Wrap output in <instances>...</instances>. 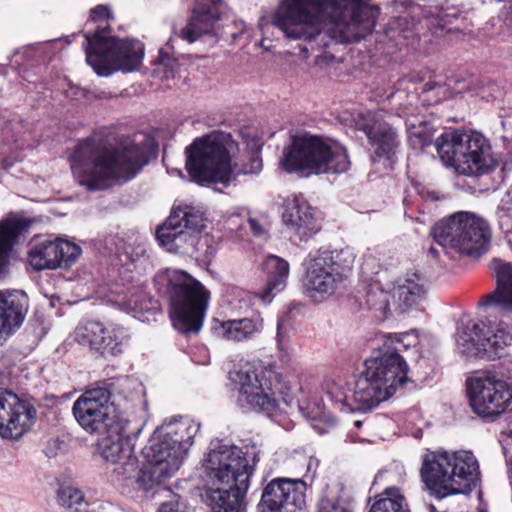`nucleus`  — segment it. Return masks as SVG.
Wrapping results in <instances>:
<instances>
[{
    "label": "nucleus",
    "mask_w": 512,
    "mask_h": 512,
    "mask_svg": "<svg viewBox=\"0 0 512 512\" xmlns=\"http://www.w3.org/2000/svg\"><path fill=\"white\" fill-rule=\"evenodd\" d=\"M378 16V8L365 0H282L272 25L290 40L312 44L326 35L351 44L373 32Z\"/></svg>",
    "instance_id": "nucleus-1"
},
{
    "label": "nucleus",
    "mask_w": 512,
    "mask_h": 512,
    "mask_svg": "<svg viewBox=\"0 0 512 512\" xmlns=\"http://www.w3.org/2000/svg\"><path fill=\"white\" fill-rule=\"evenodd\" d=\"M148 161L147 145L130 140L111 147L86 139L78 143L70 157L76 181L90 191L104 190L115 182L134 178Z\"/></svg>",
    "instance_id": "nucleus-2"
},
{
    "label": "nucleus",
    "mask_w": 512,
    "mask_h": 512,
    "mask_svg": "<svg viewBox=\"0 0 512 512\" xmlns=\"http://www.w3.org/2000/svg\"><path fill=\"white\" fill-rule=\"evenodd\" d=\"M203 467L212 512H239L253 474L246 453L228 441L215 439L210 442Z\"/></svg>",
    "instance_id": "nucleus-3"
},
{
    "label": "nucleus",
    "mask_w": 512,
    "mask_h": 512,
    "mask_svg": "<svg viewBox=\"0 0 512 512\" xmlns=\"http://www.w3.org/2000/svg\"><path fill=\"white\" fill-rule=\"evenodd\" d=\"M230 136L213 133L186 148V169L192 181L200 185L221 183L229 186L241 175L258 174L262 170V159L252 154L247 162L231 163L229 155Z\"/></svg>",
    "instance_id": "nucleus-4"
},
{
    "label": "nucleus",
    "mask_w": 512,
    "mask_h": 512,
    "mask_svg": "<svg viewBox=\"0 0 512 512\" xmlns=\"http://www.w3.org/2000/svg\"><path fill=\"white\" fill-rule=\"evenodd\" d=\"M91 21L97 23L93 33L84 35L83 47L86 62L99 76H109L114 71L132 72L143 59L144 47L137 40H121L110 35L107 25L113 19L108 6L98 5L91 10Z\"/></svg>",
    "instance_id": "nucleus-5"
},
{
    "label": "nucleus",
    "mask_w": 512,
    "mask_h": 512,
    "mask_svg": "<svg viewBox=\"0 0 512 512\" xmlns=\"http://www.w3.org/2000/svg\"><path fill=\"white\" fill-rule=\"evenodd\" d=\"M421 477L438 498L465 494L480 483L479 462L468 450H427L422 457Z\"/></svg>",
    "instance_id": "nucleus-6"
},
{
    "label": "nucleus",
    "mask_w": 512,
    "mask_h": 512,
    "mask_svg": "<svg viewBox=\"0 0 512 512\" xmlns=\"http://www.w3.org/2000/svg\"><path fill=\"white\" fill-rule=\"evenodd\" d=\"M399 351L398 347L387 349L365 361L353 388V399L361 411L387 401L406 382L408 367Z\"/></svg>",
    "instance_id": "nucleus-7"
},
{
    "label": "nucleus",
    "mask_w": 512,
    "mask_h": 512,
    "mask_svg": "<svg viewBox=\"0 0 512 512\" xmlns=\"http://www.w3.org/2000/svg\"><path fill=\"white\" fill-rule=\"evenodd\" d=\"M199 429L198 423L181 418L154 431L141 452L149 463L147 472L153 481L160 484L179 470Z\"/></svg>",
    "instance_id": "nucleus-8"
},
{
    "label": "nucleus",
    "mask_w": 512,
    "mask_h": 512,
    "mask_svg": "<svg viewBox=\"0 0 512 512\" xmlns=\"http://www.w3.org/2000/svg\"><path fill=\"white\" fill-rule=\"evenodd\" d=\"M142 428V421H132L128 418L122 420L116 428L104 432L100 449L103 458L114 465L113 474L117 481L138 490L148 491L159 483L153 481L152 474L147 472L149 465L147 459L143 457L142 466L139 468L138 460L134 455L132 441L140 434Z\"/></svg>",
    "instance_id": "nucleus-9"
},
{
    "label": "nucleus",
    "mask_w": 512,
    "mask_h": 512,
    "mask_svg": "<svg viewBox=\"0 0 512 512\" xmlns=\"http://www.w3.org/2000/svg\"><path fill=\"white\" fill-rule=\"evenodd\" d=\"M435 147L444 165L460 175L478 177L497 166L489 140L477 131L448 130L436 139Z\"/></svg>",
    "instance_id": "nucleus-10"
},
{
    "label": "nucleus",
    "mask_w": 512,
    "mask_h": 512,
    "mask_svg": "<svg viewBox=\"0 0 512 512\" xmlns=\"http://www.w3.org/2000/svg\"><path fill=\"white\" fill-rule=\"evenodd\" d=\"M236 404L242 409L271 416L288 404L286 386L273 368L247 363L231 373Z\"/></svg>",
    "instance_id": "nucleus-11"
},
{
    "label": "nucleus",
    "mask_w": 512,
    "mask_h": 512,
    "mask_svg": "<svg viewBox=\"0 0 512 512\" xmlns=\"http://www.w3.org/2000/svg\"><path fill=\"white\" fill-rule=\"evenodd\" d=\"M281 166L287 172L308 174L343 173L350 167L347 150L340 143L310 133L292 138L284 150Z\"/></svg>",
    "instance_id": "nucleus-12"
},
{
    "label": "nucleus",
    "mask_w": 512,
    "mask_h": 512,
    "mask_svg": "<svg viewBox=\"0 0 512 512\" xmlns=\"http://www.w3.org/2000/svg\"><path fill=\"white\" fill-rule=\"evenodd\" d=\"M134 384L128 378L118 379L110 384V389L94 388L82 393L74 402L72 407L73 415L78 424L90 434H104L105 431L116 428V425L128 417L118 411L115 400L112 397L119 395L128 399L126 394L131 385Z\"/></svg>",
    "instance_id": "nucleus-13"
},
{
    "label": "nucleus",
    "mask_w": 512,
    "mask_h": 512,
    "mask_svg": "<svg viewBox=\"0 0 512 512\" xmlns=\"http://www.w3.org/2000/svg\"><path fill=\"white\" fill-rule=\"evenodd\" d=\"M352 263L353 254L348 249L309 253L303 261L304 293L316 302L329 298L348 277Z\"/></svg>",
    "instance_id": "nucleus-14"
},
{
    "label": "nucleus",
    "mask_w": 512,
    "mask_h": 512,
    "mask_svg": "<svg viewBox=\"0 0 512 512\" xmlns=\"http://www.w3.org/2000/svg\"><path fill=\"white\" fill-rule=\"evenodd\" d=\"M170 318L174 328L183 334L198 333L210 299L209 291L184 271L169 272Z\"/></svg>",
    "instance_id": "nucleus-15"
},
{
    "label": "nucleus",
    "mask_w": 512,
    "mask_h": 512,
    "mask_svg": "<svg viewBox=\"0 0 512 512\" xmlns=\"http://www.w3.org/2000/svg\"><path fill=\"white\" fill-rule=\"evenodd\" d=\"M444 249L478 257L490 246L491 230L482 217L467 211L454 213L438 222L431 231Z\"/></svg>",
    "instance_id": "nucleus-16"
},
{
    "label": "nucleus",
    "mask_w": 512,
    "mask_h": 512,
    "mask_svg": "<svg viewBox=\"0 0 512 512\" xmlns=\"http://www.w3.org/2000/svg\"><path fill=\"white\" fill-rule=\"evenodd\" d=\"M204 227L200 208L184 204L175 207L165 223L156 231V238L168 252L191 254Z\"/></svg>",
    "instance_id": "nucleus-17"
},
{
    "label": "nucleus",
    "mask_w": 512,
    "mask_h": 512,
    "mask_svg": "<svg viewBox=\"0 0 512 512\" xmlns=\"http://www.w3.org/2000/svg\"><path fill=\"white\" fill-rule=\"evenodd\" d=\"M466 389L472 411L482 418L495 419L512 403V386L495 374L468 378Z\"/></svg>",
    "instance_id": "nucleus-18"
},
{
    "label": "nucleus",
    "mask_w": 512,
    "mask_h": 512,
    "mask_svg": "<svg viewBox=\"0 0 512 512\" xmlns=\"http://www.w3.org/2000/svg\"><path fill=\"white\" fill-rule=\"evenodd\" d=\"M306 490L301 479L275 478L263 489L259 512H301Z\"/></svg>",
    "instance_id": "nucleus-19"
},
{
    "label": "nucleus",
    "mask_w": 512,
    "mask_h": 512,
    "mask_svg": "<svg viewBox=\"0 0 512 512\" xmlns=\"http://www.w3.org/2000/svg\"><path fill=\"white\" fill-rule=\"evenodd\" d=\"M36 409L12 391L0 389V436L21 438L34 424Z\"/></svg>",
    "instance_id": "nucleus-20"
},
{
    "label": "nucleus",
    "mask_w": 512,
    "mask_h": 512,
    "mask_svg": "<svg viewBox=\"0 0 512 512\" xmlns=\"http://www.w3.org/2000/svg\"><path fill=\"white\" fill-rule=\"evenodd\" d=\"M75 338L106 357L121 354L128 344L129 334L122 326L106 327L98 321H87L76 328Z\"/></svg>",
    "instance_id": "nucleus-21"
},
{
    "label": "nucleus",
    "mask_w": 512,
    "mask_h": 512,
    "mask_svg": "<svg viewBox=\"0 0 512 512\" xmlns=\"http://www.w3.org/2000/svg\"><path fill=\"white\" fill-rule=\"evenodd\" d=\"M81 255V248L64 238L45 240L28 252V262L37 271L71 267Z\"/></svg>",
    "instance_id": "nucleus-22"
},
{
    "label": "nucleus",
    "mask_w": 512,
    "mask_h": 512,
    "mask_svg": "<svg viewBox=\"0 0 512 512\" xmlns=\"http://www.w3.org/2000/svg\"><path fill=\"white\" fill-rule=\"evenodd\" d=\"M282 219L287 229L301 241L309 240L320 230L314 209L302 195L285 200Z\"/></svg>",
    "instance_id": "nucleus-23"
},
{
    "label": "nucleus",
    "mask_w": 512,
    "mask_h": 512,
    "mask_svg": "<svg viewBox=\"0 0 512 512\" xmlns=\"http://www.w3.org/2000/svg\"><path fill=\"white\" fill-rule=\"evenodd\" d=\"M27 311L28 298L23 291H0V346L21 327Z\"/></svg>",
    "instance_id": "nucleus-24"
},
{
    "label": "nucleus",
    "mask_w": 512,
    "mask_h": 512,
    "mask_svg": "<svg viewBox=\"0 0 512 512\" xmlns=\"http://www.w3.org/2000/svg\"><path fill=\"white\" fill-rule=\"evenodd\" d=\"M358 117L361 119L355 125L366 133L375 154L390 159L399 145L395 130L388 123L376 119V115L371 112L365 115L358 113Z\"/></svg>",
    "instance_id": "nucleus-25"
},
{
    "label": "nucleus",
    "mask_w": 512,
    "mask_h": 512,
    "mask_svg": "<svg viewBox=\"0 0 512 512\" xmlns=\"http://www.w3.org/2000/svg\"><path fill=\"white\" fill-rule=\"evenodd\" d=\"M393 303L402 311L418 306L426 298V280L417 272H407L391 283Z\"/></svg>",
    "instance_id": "nucleus-26"
},
{
    "label": "nucleus",
    "mask_w": 512,
    "mask_h": 512,
    "mask_svg": "<svg viewBox=\"0 0 512 512\" xmlns=\"http://www.w3.org/2000/svg\"><path fill=\"white\" fill-rule=\"evenodd\" d=\"M263 330V318L259 313L250 317L215 321L212 331L225 341L241 343L254 340Z\"/></svg>",
    "instance_id": "nucleus-27"
},
{
    "label": "nucleus",
    "mask_w": 512,
    "mask_h": 512,
    "mask_svg": "<svg viewBox=\"0 0 512 512\" xmlns=\"http://www.w3.org/2000/svg\"><path fill=\"white\" fill-rule=\"evenodd\" d=\"M218 2L220 0H196L192 16L187 25L181 29L179 37L188 43H193L203 34L210 32L217 21L215 6Z\"/></svg>",
    "instance_id": "nucleus-28"
},
{
    "label": "nucleus",
    "mask_w": 512,
    "mask_h": 512,
    "mask_svg": "<svg viewBox=\"0 0 512 512\" xmlns=\"http://www.w3.org/2000/svg\"><path fill=\"white\" fill-rule=\"evenodd\" d=\"M497 287L478 302L481 308H495L503 313H512V263L500 264L496 270Z\"/></svg>",
    "instance_id": "nucleus-29"
},
{
    "label": "nucleus",
    "mask_w": 512,
    "mask_h": 512,
    "mask_svg": "<svg viewBox=\"0 0 512 512\" xmlns=\"http://www.w3.org/2000/svg\"><path fill=\"white\" fill-rule=\"evenodd\" d=\"M264 269L267 273V283L257 297L264 305H268L278 293L285 289L290 265L287 260L279 256L268 255L264 262Z\"/></svg>",
    "instance_id": "nucleus-30"
},
{
    "label": "nucleus",
    "mask_w": 512,
    "mask_h": 512,
    "mask_svg": "<svg viewBox=\"0 0 512 512\" xmlns=\"http://www.w3.org/2000/svg\"><path fill=\"white\" fill-rule=\"evenodd\" d=\"M474 328L481 333L484 355L490 359L501 357L512 342V333L503 322L481 321L474 323Z\"/></svg>",
    "instance_id": "nucleus-31"
},
{
    "label": "nucleus",
    "mask_w": 512,
    "mask_h": 512,
    "mask_svg": "<svg viewBox=\"0 0 512 512\" xmlns=\"http://www.w3.org/2000/svg\"><path fill=\"white\" fill-rule=\"evenodd\" d=\"M458 13L459 11L455 7L414 5L410 10L413 21L411 28L415 26V18L417 17L426 20L428 25L443 29L445 25L452 23L453 19L457 18Z\"/></svg>",
    "instance_id": "nucleus-32"
},
{
    "label": "nucleus",
    "mask_w": 512,
    "mask_h": 512,
    "mask_svg": "<svg viewBox=\"0 0 512 512\" xmlns=\"http://www.w3.org/2000/svg\"><path fill=\"white\" fill-rule=\"evenodd\" d=\"M25 228L18 218H7L0 222V276L5 272L12 247Z\"/></svg>",
    "instance_id": "nucleus-33"
},
{
    "label": "nucleus",
    "mask_w": 512,
    "mask_h": 512,
    "mask_svg": "<svg viewBox=\"0 0 512 512\" xmlns=\"http://www.w3.org/2000/svg\"><path fill=\"white\" fill-rule=\"evenodd\" d=\"M408 139L411 147L421 150L431 145L434 137V127L427 121L410 117L406 120Z\"/></svg>",
    "instance_id": "nucleus-34"
},
{
    "label": "nucleus",
    "mask_w": 512,
    "mask_h": 512,
    "mask_svg": "<svg viewBox=\"0 0 512 512\" xmlns=\"http://www.w3.org/2000/svg\"><path fill=\"white\" fill-rule=\"evenodd\" d=\"M456 346L459 353L468 357L485 356L482 335L476 331L474 324L471 327L465 326L458 331Z\"/></svg>",
    "instance_id": "nucleus-35"
},
{
    "label": "nucleus",
    "mask_w": 512,
    "mask_h": 512,
    "mask_svg": "<svg viewBox=\"0 0 512 512\" xmlns=\"http://www.w3.org/2000/svg\"><path fill=\"white\" fill-rule=\"evenodd\" d=\"M369 512H409L407 501L400 489L387 487L380 499L373 503Z\"/></svg>",
    "instance_id": "nucleus-36"
},
{
    "label": "nucleus",
    "mask_w": 512,
    "mask_h": 512,
    "mask_svg": "<svg viewBox=\"0 0 512 512\" xmlns=\"http://www.w3.org/2000/svg\"><path fill=\"white\" fill-rule=\"evenodd\" d=\"M325 394L340 410H360L353 399V390H347L342 382L327 381L325 383Z\"/></svg>",
    "instance_id": "nucleus-37"
},
{
    "label": "nucleus",
    "mask_w": 512,
    "mask_h": 512,
    "mask_svg": "<svg viewBox=\"0 0 512 512\" xmlns=\"http://www.w3.org/2000/svg\"><path fill=\"white\" fill-rule=\"evenodd\" d=\"M495 218L499 228L506 235L512 234V202L502 199L495 211Z\"/></svg>",
    "instance_id": "nucleus-38"
},
{
    "label": "nucleus",
    "mask_w": 512,
    "mask_h": 512,
    "mask_svg": "<svg viewBox=\"0 0 512 512\" xmlns=\"http://www.w3.org/2000/svg\"><path fill=\"white\" fill-rule=\"evenodd\" d=\"M157 512H192V510L179 497H174L173 499L162 503Z\"/></svg>",
    "instance_id": "nucleus-39"
},
{
    "label": "nucleus",
    "mask_w": 512,
    "mask_h": 512,
    "mask_svg": "<svg viewBox=\"0 0 512 512\" xmlns=\"http://www.w3.org/2000/svg\"><path fill=\"white\" fill-rule=\"evenodd\" d=\"M335 423V419L331 416H325V423H321V420L317 419V416H313L311 421V427L319 434H325L328 429Z\"/></svg>",
    "instance_id": "nucleus-40"
},
{
    "label": "nucleus",
    "mask_w": 512,
    "mask_h": 512,
    "mask_svg": "<svg viewBox=\"0 0 512 512\" xmlns=\"http://www.w3.org/2000/svg\"><path fill=\"white\" fill-rule=\"evenodd\" d=\"M395 342L402 345L405 349L415 346L417 343V335L414 331L402 335L394 336Z\"/></svg>",
    "instance_id": "nucleus-41"
},
{
    "label": "nucleus",
    "mask_w": 512,
    "mask_h": 512,
    "mask_svg": "<svg viewBox=\"0 0 512 512\" xmlns=\"http://www.w3.org/2000/svg\"><path fill=\"white\" fill-rule=\"evenodd\" d=\"M288 333L284 330L283 323L281 321H278L277 323V334H276V340L278 344V348L281 351H286L288 348Z\"/></svg>",
    "instance_id": "nucleus-42"
},
{
    "label": "nucleus",
    "mask_w": 512,
    "mask_h": 512,
    "mask_svg": "<svg viewBox=\"0 0 512 512\" xmlns=\"http://www.w3.org/2000/svg\"><path fill=\"white\" fill-rule=\"evenodd\" d=\"M318 512H350L342 506H337L331 503L329 500H321L319 503Z\"/></svg>",
    "instance_id": "nucleus-43"
},
{
    "label": "nucleus",
    "mask_w": 512,
    "mask_h": 512,
    "mask_svg": "<svg viewBox=\"0 0 512 512\" xmlns=\"http://www.w3.org/2000/svg\"><path fill=\"white\" fill-rule=\"evenodd\" d=\"M157 61L159 64L167 67L172 72L175 70L177 66L176 60L171 58L167 53L163 52L162 50H160L159 52Z\"/></svg>",
    "instance_id": "nucleus-44"
},
{
    "label": "nucleus",
    "mask_w": 512,
    "mask_h": 512,
    "mask_svg": "<svg viewBox=\"0 0 512 512\" xmlns=\"http://www.w3.org/2000/svg\"><path fill=\"white\" fill-rule=\"evenodd\" d=\"M248 226L254 236L261 237L265 234L264 226L255 218L248 219Z\"/></svg>",
    "instance_id": "nucleus-45"
},
{
    "label": "nucleus",
    "mask_w": 512,
    "mask_h": 512,
    "mask_svg": "<svg viewBox=\"0 0 512 512\" xmlns=\"http://www.w3.org/2000/svg\"><path fill=\"white\" fill-rule=\"evenodd\" d=\"M393 29H398L400 32L405 33L408 27V21L406 17H399L393 20L391 23Z\"/></svg>",
    "instance_id": "nucleus-46"
},
{
    "label": "nucleus",
    "mask_w": 512,
    "mask_h": 512,
    "mask_svg": "<svg viewBox=\"0 0 512 512\" xmlns=\"http://www.w3.org/2000/svg\"><path fill=\"white\" fill-rule=\"evenodd\" d=\"M95 508L97 511H101V512H111L112 509H113V506L108 503V502H104V501H95V502H92L90 504V508Z\"/></svg>",
    "instance_id": "nucleus-47"
},
{
    "label": "nucleus",
    "mask_w": 512,
    "mask_h": 512,
    "mask_svg": "<svg viewBox=\"0 0 512 512\" xmlns=\"http://www.w3.org/2000/svg\"><path fill=\"white\" fill-rule=\"evenodd\" d=\"M434 89H444V86L432 81L425 83L423 86V92H430Z\"/></svg>",
    "instance_id": "nucleus-48"
},
{
    "label": "nucleus",
    "mask_w": 512,
    "mask_h": 512,
    "mask_svg": "<svg viewBox=\"0 0 512 512\" xmlns=\"http://www.w3.org/2000/svg\"><path fill=\"white\" fill-rule=\"evenodd\" d=\"M240 302H245L246 307L251 305L252 295L249 292L242 291L239 293Z\"/></svg>",
    "instance_id": "nucleus-49"
},
{
    "label": "nucleus",
    "mask_w": 512,
    "mask_h": 512,
    "mask_svg": "<svg viewBox=\"0 0 512 512\" xmlns=\"http://www.w3.org/2000/svg\"><path fill=\"white\" fill-rule=\"evenodd\" d=\"M2 166H3L4 169H7L8 167L12 166V163L5 159V160L2 161Z\"/></svg>",
    "instance_id": "nucleus-50"
},
{
    "label": "nucleus",
    "mask_w": 512,
    "mask_h": 512,
    "mask_svg": "<svg viewBox=\"0 0 512 512\" xmlns=\"http://www.w3.org/2000/svg\"><path fill=\"white\" fill-rule=\"evenodd\" d=\"M430 253L433 254L434 256H436L437 255V250L434 247H431L430 248Z\"/></svg>",
    "instance_id": "nucleus-51"
},
{
    "label": "nucleus",
    "mask_w": 512,
    "mask_h": 512,
    "mask_svg": "<svg viewBox=\"0 0 512 512\" xmlns=\"http://www.w3.org/2000/svg\"><path fill=\"white\" fill-rule=\"evenodd\" d=\"M258 456L256 454H253V458H252V462H253V465L256 463V461H258Z\"/></svg>",
    "instance_id": "nucleus-52"
},
{
    "label": "nucleus",
    "mask_w": 512,
    "mask_h": 512,
    "mask_svg": "<svg viewBox=\"0 0 512 512\" xmlns=\"http://www.w3.org/2000/svg\"><path fill=\"white\" fill-rule=\"evenodd\" d=\"M354 425L359 428V427H361L362 422L357 420V421H355Z\"/></svg>",
    "instance_id": "nucleus-53"
},
{
    "label": "nucleus",
    "mask_w": 512,
    "mask_h": 512,
    "mask_svg": "<svg viewBox=\"0 0 512 512\" xmlns=\"http://www.w3.org/2000/svg\"><path fill=\"white\" fill-rule=\"evenodd\" d=\"M255 146H256V149H257V152H258L261 149V145L256 143Z\"/></svg>",
    "instance_id": "nucleus-54"
},
{
    "label": "nucleus",
    "mask_w": 512,
    "mask_h": 512,
    "mask_svg": "<svg viewBox=\"0 0 512 512\" xmlns=\"http://www.w3.org/2000/svg\"><path fill=\"white\" fill-rule=\"evenodd\" d=\"M175 171L177 172V174H178L179 176H182V171H181V170H175Z\"/></svg>",
    "instance_id": "nucleus-55"
},
{
    "label": "nucleus",
    "mask_w": 512,
    "mask_h": 512,
    "mask_svg": "<svg viewBox=\"0 0 512 512\" xmlns=\"http://www.w3.org/2000/svg\"><path fill=\"white\" fill-rule=\"evenodd\" d=\"M139 250L141 253H144V251H145L143 247H139Z\"/></svg>",
    "instance_id": "nucleus-56"
},
{
    "label": "nucleus",
    "mask_w": 512,
    "mask_h": 512,
    "mask_svg": "<svg viewBox=\"0 0 512 512\" xmlns=\"http://www.w3.org/2000/svg\"><path fill=\"white\" fill-rule=\"evenodd\" d=\"M260 27H261L262 31H264V27H265V26H264V24H263V23H261V24H260Z\"/></svg>",
    "instance_id": "nucleus-57"
},
{
    "label": "nucleus",
    "mask_w": 512,
    "mask_h": 512,
    "mask_svg": "<svg viewBox=\"0 0 512 512\" xmlns=\"http://www.w3.org/2000/svg\"><path fill=\"white\" fill-rule=\"evenodd\" d=\"M138 307L139 306H138L137 302H135L133 308H138Z\"/></svg>",
    "instance_id": "nucleus-58"
},
{
    "label": "nucleus",
    "mask_w": 512,
    "mask_h": 512,
    "mask_svg": "<svg viewBox=\"0 0 512 512\" xmlns=\"http://www.w3.org/2000/svg\"><path fill=\"white\" fill-rule=\"evenodd\" d=\"M480 512H487V510H481Z\"/></svg>",
    "instance_id": "nucleus-59"
}]
</instances>
